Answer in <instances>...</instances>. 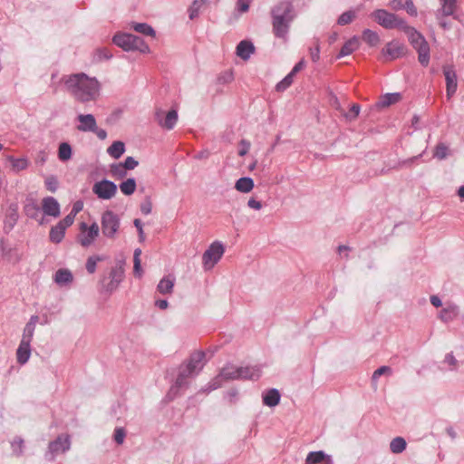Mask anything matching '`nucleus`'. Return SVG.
Masks as SVG:
<instances>
[{
    "instance_id": "1",
    "label": "nucleus",
    "mask_w": 464,
    "mask_h": 464,
    "mask_svg": "<svg viewBox=\"0 0 464 464\" xmlns=\"http://www.w3.org/2000/svg\"><path fill=\"white\" fill-rule=\"evenodd\" d=\"M67 92L81 102L95 101L99 96L100 83L83 72L63 78Z\"/></svg>"
},
{
    "instance_id": "2",
    "label": "nucleus",
    "mask_w": 464,
    "mask_h": 464,
    "mask_svg": "<svg viewBox=\"0 0 464 464\" xmlns=\"http://www.w3.org/2000/svg\"><path fill=\"white\" fill-rule=\"evenodd\" d=\"M272 29L276 37L285 40L290 24L295 17L294 5L290 1H282L271 8Z\"/></svg>"
},
{
    "instance_id": "3",
    "label": "nucleus",
    "mask_w": 464,
    "mask_h": 464,
    "mask_svg": "<svg viewBox=\"0 0 464 464\" xmlns=\"http://www.w3.org/2000/svg\"><path fill=\"white\" fill-rule=\"evenodd\" d=\"M259 376L260 370L256 367H236L228 364L224 366L219 374L209 382L204 392H208L221 387L225 381L237 379L257 380Z\"/></svg>"
},
{
    "instance_id": "4",
    "label": "nucleus",
    "mask_w": 464,
    "mask_h": 464,
    "mask_svg": "<svg viewBox=\"0 0 464 464\" xmlns=\"http://www.w3.org/2000/svg\"><path fill=\"white\" fill-rule=\"evenodd\" d=\"M403 32L408 37L412 47L418 52V60L423 66H427L430 62V46L424 36L414 27L404 26Z\"/></svg>"
},
{
    "instance_id": "5",
    "label": "nucleus",
    "mask_w": 464,
    "mask_h": 464,
    "mask_svg": "<svg viewBox=\"0 0 464 464\" xmlns=\"http://www.w3.org/2000/svg\"><path fill=\"white\" fill-rule=\"evenodd\" d=\"M370 16L382 27L385 29H400L403 31L404 26L407 25V23L404 19L400 17L399 15L390 13L385 9H377L373 11Z\"/></svg>"
},
{
    "instance_id": "6",
    "label": "nucleus",
    "mask_w": 464,
    "mask_h": 464,
    "mask_svg": "<svg viewBox=\"0 0 464 464\" xmlns=\"http://www.w3.org/2000/svg\"><path fill=\"white\" fill-rule=\"evenodd\" d=\"M225 252L224 246L219 241L213 242L203 253L202 265L206 271L212 269L221 259Z\"/></svg>"
},
{
    "instance_id": "7",
    "label": "nucleus",
    "mask_w": 464,
    "mask_h": 464,
    "mask_svg": "<svg viewBox=\"0 0 464 464\" xmlns=\"http://www.w3.org/2000/svg\"><path fill=\"white\" fill-rule=\"evenodd\" d=\"M102 232L104 237L113 239L120 228V218L111 210H106L102 215Z\"/></svg>"
},
{
    "instance_id": "8",
    "label": "nucleus",
    "mask_w": 464,
    "mask_h": 464,
    "mask_svg": "<svg viewBox=\"0 0 464 464\" xmlns=\"http://www.w3.org/2000/svg\"><path fill=\"white\" fill-rule=\"evenodd\" d=\"M193 376H195L194 372L184 364H181L179 366V374L176 378L175 383L169 389L168 397L172 400L175 396L178 395L179 389L188 387V379Z\"/></svg>"
},
{
    "instance_id": "9",
    "label": "nucleus",
    "mask_w": 464,
    "mask_h": 464,
    "mask_svg": "<svg viewBox=\"0 0 464 464\" xmlns=\"http://www.w3.org/2000/svg\"><path fill=\"white\" fill-rule=\"evenodd\" d=\"M92 192L100 198L108 200L112 198L117 193V186L114 182L102 179L97 181L92 186Z\"/></svg>"
},
{
    "instance_id": "10",
    "label": "nucleus",
    "mask_w": 464,
    "mask_h": 464,
    "mask_svg": "<svg viewBox=\"0 0 464 464\" xmlns=\"http://www.w3.org/2000/svg\"><path fill=\"white\" fill-rule=\"evenodd\" d=\"M70 446L71 441L69 436L60 435L55 440L49 443L46 458L50 460H53L56 455L67 451L70 449Z\"/></svg>"
},
{
    "instance_id": "11",
    "label": "nucleus",
    "mask_w": 464,
    "mask_h": 464,
    "mask_svg": "<svg viewBox=\"0 0 464 464\" xmlns=\"http://www.w3.org/2000/svg\"><path fill=\"white\" fill-rule=\"evenodd\" d=\"M406 53V48L398 41H392L388 43L382 50V54L385 61H392L403 56Z\"/></svg>"
},
{
    "instance_id": "12",
    "label": "nucleus",
    "mask_w": 464,
    "mask_h": 464,
    "mask_svg": "<svg viewBox=\"0 0 464 464\" xmlns=\"http://www.w3.org/2000/svg\"><path fill=\"white\" fill-rule=\"evenodd\" d=\"M155 120L159 125L166 130H172L178 121V112L175 110L169 111L166 115L162 110H157Z\"/></svg>"
},
{
    "instance_id": "13",
    "label": "nucleus",
    "mask_w": 464,
    "mask_h": 464,
    "mask_svg": "<svg viewBox=\"0 0 464 464\" xmlns=\"http://www.w3.org/2000/svg\"><path fill=\"white\" fill-rule=\"evenodd\" d=\"M81 230L85 233L81 238L80 242L82 246H89L95 238L99 236L100 228L97 223H92L88 227L85 223L81 224Z\"/></svg>"
},
{
    "instance_id": "14",
    "label": "nucleus",
    "mask_w": 464,
    "mask_h": 464,
    "mask_svg": "<svg viewBox=\"0 0 464 464\" xmlns=\"http://www.w3.org/2000/svg\"><path fill=\"white\" fill-rule=\"evenodd\" d=\"M443 73L445 75L446 80V93L448 99H450L451 96L456 92L457 90V73L452 65H445L443 66Z\"/></svg>"
},
{
    "instance_id": "15",
    "label": "nucleus",
    "mask_w": 464,
    "mask_h": 464,
    "mask_svg": "<svg viewBox=\"0 0 464 464\" xmlns=\"http://www.w3.org/2000/svg\"><path fill=\"white\" fill-rule=\"evenodd\" d=\"M205 356L204 352L197 351L190 355L188 362L183 364L197 375L204 366Z\"/></svg>"
},
{
    "instance_id": "16",
    "label": "nucleus",
    "mask_w": 464,
    "mask_h": 464,
    "mask_svg": "<svg viewBox=\"0 0 464 464\" xmlns=\"http://www.w3.org/2000/svg\"><path fill=\"white\" fill-rule=\"evenodd\" d=\"M389 6L393 11L405 10L411 16H417L418 14L412 0H392Z\"/></svg>"
},
{
    "instance_id": "17",
    "label": "nucleus",
    "mask_w": 464,
    "mask_h": 464,
    "mask_svg": "<svg viewBox=\"0 0 464 464\" xmlns=\"http://www.w3.org/2000/svg\"><path fill=\"white\" fill-rule=\"evenodd\" d=\"M42 209L47 216L57 218L60 215V205L53 197H46L42 200Z\"/></svg>"
},
{
    "instance_id": "18",
    "label": "nucleus",
    "mask_w": 464,
    "mask_h": 464,
    "mask_svg": "<svg viewBox=\"0 0 464 464\" xmlns=\"http://www.w3.org/2000/svg\"><path fill=\"white\" fill-rule=\"evenodd\" d=\"M80 125L77 130L80 131H92L95 130L96 120L92 114H80L77 117Z\"/></svg>"
},
{
    "instance_id": "19",
    "label": "nucleus",
    "mask_w": 464,
    "mask_h": 464,
    "mask_svg": "<svg viewBox=\"0 0 464 464\" xmlns=\"http://www.w3.org/2000/svg\"><path fill=\"white\" fill-rule=\"evenodd\" d=\"M305 464H333V461L324 451H313L307 455Z\"/></svg>"
},
{
    "instance_id": "20",
    "label": "nucleus",
    "mask_w": 464,
    "mask_h": 464,
    "mask_svg": "<svg viewBox=\"0 0 464 464\" xmlns=\"http://www.w3.org/2000/svg\"><path fill=\"white\" fill-rule=\"evenodd\" d=\"M54 282L60 286H67L73 281V276L69 269H58L53 277Z\"/></svg>"
},
{
    "instance_id": "21",
    "label": "nucleus",
    "mask_w": 464,
    "mask_h": 464,
    "mask_svg": "<svg viewBox=\"0 0 464 464\" xmlns=\"http://www.w3.org/2000/svg\"><path fill=\"white\" fill-rule=\"evenodd\" d=\"M38 320H39V317L37 315L31 316L29 322L26 324V325L24 329L23 337H22L21 342H24L26 343H31L33 336H34L36 324L38 323Z\"/></svg>"
},
{
    "instance_id": "22",
    "label": "nucleus",
    "mask_w": 464,
    "mask_h": 464,
    "mask_svg": "<svg viewBox=\"0 0 464 464\" xmlns=\"http://www.w3.org/2000/svg\"><path fill=\"white\" fill-rule=\"evenodd\" d=\"M459 314V308L455 304H448L444 307L439 314V318L444 322L448 323L455 319Z\"/></svg>"
},
{
    "instance_id": "23",
    "label": "nucleus",
    "mask_w": 464,
    "mask_h": 464,
    "mask_svg": "<svg viewBox=\"0 0 464 464\" xmlns=\"http://www.w3.org/2000/svg\"><path fill=\"white\" fill-rule=\"evenodd\" d=\"M359 38L357 36L352 37L343 45L337 57L340 58L351 54L359 48Z\"/></svg>"
},
{
    "instance_id": "24",
    "label": "nucleus",
    "mask_w": 464,
    "mask_h": 464,
    "mask_svg": "<svg viewBox=\"0 0 464 464\" xmlns=\"http://www.w3.org/2000/svg\"><path fill=\"white\" fill-rule=\"evenodd\" d=\"M254 51V45L248 41H241L237 46V54L243 60H247Z\"/></svg>"
},
{
    "instance_id": "25",
    "label": "nucleus",
    "mask_w": 464,
    "mask_h": 464,
    "mask_svg": "<svg viewBox=\"0 0 464 464\" xmlns=\"http://www.w3.org/2000/svg\"><path fill=\"white\" fill-rule=\"evenodd\" d=\"M31 355L30 343L20 342L18 349L16 351V359L20 364H24L28 362Z\"/></svg>"
},
{
    "instance_id": "26",
    "label": "nucleus",
    "mask_w": 464,
    "mask_h": 464,
    "mask_svg": "<svg viewBox=\"0 0 464 464\" xmlns=\"http://www.w3.org/2000/svg\"><path fill=\"white\" fill-rule=\"evenodd\" d=\"M131 34H119L113 37V43L124 51H130Z\"/></svg>"
},
{
    "instance_id": "27",
    "label": "nucleus",
    "mask_w": 464,
    "mask_h": 464,
    "mask_svg": "<svg viewBox=\"0 0 464 464\" xmlns=\"http://www.w3.org/2000/svg\"><path fill=\"white\" fill-rule=\"evenodd\" d=\"M400 100L401 94L399 92L386 93L381 97L380 101L376 103V106L378 108H385L398 102Z\"/></svg>"
},
{
    "instance_id": "28",
    "label": "nucleus",
    "mask_w": 464,
    "mask_h": 464,
    "mask_svg": "<svg viewBox=\"0 0 464 464\" xmlns=\"http://www.w3.org/2000/svg\"><path fill=\"white\" fill-rule=\"evenodd\" d=\"M254 188V181L251 178L243 177L236 181L235 188L242 193H248Z\"/></svg>"
},
{
    "instance_id": "29",
    "label": "nucleus",
    "mask_w": 464,
    "mask_h": 464,
    "mask_svg": "<svg viewBox=\"0 0 464 464\" xmlns=\"http://www.w3.org/2000/svg\"><path fill=\"white\" fill-rule=\"evenodd\" d=\"M110 277L111 280L106 287L108 291L112 292L118 287L120 282L122 280L123 271L121 269L113 268L110 273Z\"/></svg>"
},
{
    "instance_id": "30",
    "label": "nucleus",
    "mask_w": 464,
    "mask_h": 464,
    "mask_svg": "<svg viewBox=\"0 0 464 464\" xmlns=\"http://www.w3.org/2000/svg\"><path fill=\"white\" fill-rule=\"evenodd\" d=\"M362 39L371 47L377 46L381 42L379 34L371 29L362 31Z\"/></svg>"
},
{
    "instance_id": "31",
    "label": "nucleus",
    "mask_w": 464,
    "mask_h": 464,
    "mask_svg": "<svg viewBox=\"0 0 464 464\" xmlns=\"http://www.w3.org/2000/svg\"><path fill=\"white\" fill-rule=\"evenodd\" d=\"M280 401V393L276 389L269 390L263 397V402L266 406L275 407Z\"/></svg>"
},
{
    "instance_id": "32",
    "label": "nucleus",
    "mask_w": 464,
    "mask_h": 464,
    "mask_svg": "<svg viewBox=\"0 0 464 464\" xmlns=\"http://www.w3.org/2000/svg\"><path fill=\"white\" fill-rule=\"evenodd\" d=\"M125 151V145L122 141L117 140L114 141L108 149L107 152L108 154L114 158V159H120L121 155Z\"/></svg>"
},
{
    "instance_id": "33",
    "label": "nucleus",
    "mask_w": 464,
    "mask_h": 464,
    "mask_svg": "<svg viewBox=\"0 0 464 464\" xmlns=\"http://www.w3.org/2000/svg\"><path fill=\"white\" fill-rule=\"evenodd\" d=\"M174 279L169 276L163 277L158 284L157 289L161 295L170 294L173 291Z\"/></svg>"
},
{
    "instance_id": "34",
    "label": "nucleus",
    "mask_w": 464,
    "mask_h": 464,
    "mask_svg": "<svg viewBox=\"0 0 464 464\" xmlns=\"http://www.w3.org/2000/svg\"><path fill=\"white\" fill-rule=\"evenodd\" d=\"M72 150L68 142H62L58 149V158L61 161H67L72 158Z\"/></svg>"
},
{
    "instance_id": "35",
    "label": "nucleus",
    "mask_w": 464,
    "mask_h": 464,
    "mask_svg": "<svg viewBox=\"0 0 464 464\" xmlns=\"http://www.w3.org/2000/svg\"><path fill=\"white\" fill-rule=\"evenodd\" d=\"M131 44H130V51L131 50H138L141 53H149L150 48L147 44L142 40V38L131 34Z\"/></svg>"
},
{
    "instance_id": "36",
    "label": "nucleus",
    "mask_w": 464,
    "mask_h": 464,
    "mask_svg": "<svg viewBox=\"0 0 464 464\" xmlns=\"http://www.w3.org/2000/svg\"><path fill=\"white\" fill-rule=\"evenodd\" d=\"M18 208L16 204H12L9 206L6 214V221L5 224L9 225L10 228L14 227L18 219Z\"/></svg>"
},
{
    "instance_id": "37",
    "label": "nucleus",
    "mask_w": 464,
    "mask_h": 464,
    "mask_svg": "<svg viewBox=\"0 0 464 464\" xmlns=\"http://www.w3.org/2000/svg\"><path fill=\"white\" fill-rule=\"evenodd\" d=\"M406 440L402 437L394 438L390 443V450L394 454L401 453L406 449Z\"/></svg>"
},
{
    "instance_id": "38",
    "label": "nucleus",
    "mask_w": 464,
    "mask_h": 464,
    "mask_svg": "<svg viewBox=\"0 0 464 464\" xmlns=\"http://www.w3.org/2000/svg\"><path fill=\"white\" fill-rule=\"evenodd\" d=\"M119 187H120L121 191L124 195L130 196L134 193V191L136 189V181L133 178H130V179L122 181Z\"/></svg>"
},
{
    "instance_id": "39",
    "label": "nucleus",
    "mask_w": 464,
    "mask_h": 464,
    "mask_svg": "<svg viewBox=\"0 0 464 464\" xmlns=\"http://www.w3.org/2000/svg\"><path fill=\"white\" fill-rule=\"evenodd\" d=\"M110 173L111 177L121 179L126 177L127 170L121 165V163H113L110 166Z\"/></svg>"
},
{
    "instance_id": "40",
    "label": "nucleus",
    "mask_w": 464,
    "mask_h": 464,
    "mask_svg": "<svg viewBox=\"0 0 464 464\" xmlns=\"http://www.w3.org/2000/svg\"><path fill=\"white\" fill-rule=\"evenodd\" d=\"M65 230L61 227L58 224L51 228L50 240L53 243H60L64 237Z\"/></svg>"
},
{
    "instance_id": "41",
    "label": "nucleus",
    "mask_w": 464,
    "mask_h": 464,
    "mask_svg": "<svg viewBox=\"0 0 464 464\" xmlns=\"http://www.w3.org/2000/svg\"><path fill=\"white\" fill-rule=\"evenodd\" d=\"M140 255H141V250L140 248H136L134 250V254H133V263H134L133 272H134V275L138 277H141V276L143 274V270L141 268V263H140Z\"/></svg>"
},
{
    "instance_id": "42",
    "label": "nucleus",
    "mask_w": 464,
    "mask_h": 464,
    "mask_svg": "<svg viewBox=\"0 0 464 464\" xmlns=\"http://www.w3.org/2000/svg\"><path fill=\"white\" fill-rule=\"evenodd\" d=\"M356 15L357 12L355 10H348L339 16L337 24L339 25L349 24L355 19Z\"/></svg>"
},
{
    "instance_id": "43",
    "label": "nucleus",
    "mask_w": 464,
    "mask_h": 464,
    "mask_svg": "<svg viewBox=\"0 0 464 464\" xmlns=\"http://www.w3.org/2000/svg\"><path fill=\"white\" fill-rule=\"evenodd\" d=\"M9 160L12 162V169L15 172L25 169L29 165L26 158L14 159L13 157H9Z\"/></svg>"
},
{
    "instance_id": "44",
    "label": "nucleus",
    "mask_w": 464,
    "mask_h": 464,
    "mask_svg": "<svg viewBox=\"0 0 464 464\" xmlns=\"http://www.w3.org/2000/svg\"><path fill=\"white\" fill-rule=\"evenodd\" d=\"M133 29L138 32V33H140L142 34H145V35H150V36H154L155 35V31L154 29L149 25L148 24H145V23H136L133 24Z\"/></svg>"
},
{
    "instance_id": "45",
    "label": "nucleus",
    "mask_w": 464,
    "mask_h": 464,
    "mask_svg": "<svg viewBox=\"0 0 464 464\" xmlns=\"http://www.w3.org/2000/svg\"><path fill=\"white\" fill-rule=\"evenodd\" d=\"M449 155V148L444 143H439L434 151V157L438 158L439 160H444Z\"/></svg>"
},
{
    "instance_id": "46",
    "label": "nucleus",
    "mask_w": 464,
    "mask_h": 464,
    "mask_svg": "<svg viewBox=\"0 0 464 464\" xmlns=\"http://www.w3.org/2000/svg\"><path fill=\"white\" fill-rule=\"evenodd\" d=\"M111 57H112V54L107 48L97 49L94 53V59L96 62H101L102 60H109Z\"/></svg>"
},
{
    "instance_id": "47",
    "label": "nucleus",
    "mask_w": 464,
    "mask_h": 464,
    "mask_svg": "<svg viewBox=\"0 0 464 464\" xmlns=\"http://www.w3.org/2000/svg\"><path fill=\"white\" fill-rule=\"evenodd\" d=\"M294 75H292L290 72L281 81L279 82L276 89L277 92H284L286 90L293 82Z\"/></svg>"
},
{
    "instance_id": "48",
    "label": "nucleus",
    "mask_w": 464,
    "mask_h": 464,
    "mask_svg": "<svg viewBox=\"0 0 464 464\" xmlns=\"http://www.w3.org/2000/svg\"><path fill=\"white\" fill-rule=\"evenodd\" d=\"M392 370L389 366H381L377 370L374 371L372 373V381H376L380 376L382 375H392Z\"/></svg>"
},
{
    "instance_id": "49",
    "label": "nucleus",
    "mask_w": 464,
    "mask_h": 464,
    "mask_svg": "<svg viewBox=\"0 0 464 464\" xmlns=\"http://www.w3.org/2000/svg\"><path fill=\"white\" fill-rule=\"evenodd\" d=\"M44 183H45L46 188L51 192H55L58 188V180H57L56 177H54V176H48L45 179Z\"/></svg>"
},
{
    "instance_id": "50",
    "label": "nucleus",
    "mask_w": 464,
    "mask_h": 464,
    "mask_svg": "<svg viewBox=\"0 0 464 464\" xmlns=\"http://www.w3.org/2000/svg\"><path fill=\"white\" fill-rule=\"evenodd\" d=\"M101 260H102V258L99 256H90L86 262V270L90 274H93L96 270L97 262L101 261Z\"/></svg>"
},
{
    "instance_id": "51",
    "label": "nucleus",
    "mask_w": 464,
    "mask_h": 464,
    "mask_svg": "<svg viewBox=\"0 0 464 464\" xmlns=\"http://www.w3.org/2000/svg\"><path fill=\"white\" fill-rule=\"evenodd\" d=\"M201 6V3L198 0H194L192 5L188 8L189 18L193 20L198 15V12Z\"/></svg>"
},
{
    "instance_id": "52",
    "label": "nucleus",
    "mask_w": 464,
    "mask_h": 464,
    "mask_svg": "<svg viewBox=\"0 0 464 464\" xmlns=\"http://www.w3.org/2000/svg\"><path fill=\"white\" fill-rule=\"evenodd\" d=\"M152 210V202L150 197H146L143 202L140 204V211L144 215H149Z\"/></svg>"
},
{
    "instance_id": "53",
    "label": "nucleus",
    "mask_w": 464,
    "mask_h": 464,
    "mask_svg": "<svg viewBox=\"0 0 464 464\" xmlns=\"http://www.w3.org/2000/svg\"><path fill=\"white\" fill-rule=\"evenodd\" d=\"M24 440L21 438H15L12 442V448L16 455L23 453Z\"/></svg>"
},
{
    "instance_id": "54",
    "label": "nucleus",
    "mask_w": 464,
    "mask_h": 464,
    "mask_svg": "<svg viewBox=\"0 0 464 464\" xmlns=\"http://www.w3.org/2000/svg\"><path fill=\"white\" fill-rule=\"evenodd\" d=\"M360 113V106L358 104H353L349 112L347 113H344V117L348 120V121H353L354 119L357 118V116L359 115Z\"/></svg>"
},
{
    "instance_id": "55",
    "label": "nucleus",
    "mask_w": 464,
    "mask_h": 464,
    "mask_svg": "<svg viewBox=\"0 0 464 464\" xmlns=\"http://www.w3.org/2000/svg\"><path fill=\"white\" fill-rule=\"evenodd\" d=\"M233 81V72L231 71H226L222 72L218 78V82L221 84L228 83Z\"/></svg>"
},
{
    "instance_id": "56",
    "label": "nucleus",
    "mask_w": 464,
    "mask_h": 464,
    "mask_svg": "<svg viewBox=\"0 0 464 464\" xmlns=\"http://www.w3.org/2000/svg\"><path fill=\"white\" fill-rule=\"evenodd\" d=\"M126 432L123 428H116L114 430V440L117 444H122Z\"/></svg>"
},
{
    "instance_id": "57",
    "label": "nucleus",
    "mask_w": 464,
    "mask_h": 464,
    "mask_svg": "<svg viewBox=\"0 0 464 464\" xmlns=\"http://www.w3.org/2000/svg\"><path fill=\"white\" fill-rule=\"evenodd\" d=\"M121 165L126 170H130L134 169L139 165V162L132 157H127Z\"/></svg>"
},
{
    "instance_id": "58",
    "label": "nucleus",
    "mask_w": 464,
    "mask_h": 464,
    "mask_svg": "<svg viewBox=\"0 0 464 464\" xmlns=\"http://www.w3.org/2000/svg\"><path fill=\"white\" fill-rule=\"evenodd\" d=\"M73 220H74V216L72 215V213H70L63 220H61L58 223V225L65 230L68 227H70L73 223Z\"/></svg>"
},
{
    "instance_id": "59",
    "label": "nucleus",
    "mask_w": 464,
    "mask_h": 464,
    "mask_svg": "<svg viewBox=\"0 0 464 464\" xmlns=\"http://www.w3.org/2000/svg\"><path fill=\"white\" fill-rule=\"evenodd\" d=\"M39 208L37 207L36 204L34 203H30V204H26L25 207H24V211L26 213L27 216L29 217H34V215L38 212Z\"/></svg>"
},
{
    "instance_id": "60",
    "label": "nucleus",
    "mask_w": 464,
    "mask_h": 464,
    "mask_svg": "<svg viewBox=\"0 0 464 464\" xmlns=\"http://www.w3.org/2000/svg\"><path fill=\"white\" fill-rule=\"evenodd\" d=\"M251 2L252 0H237V10L241 13H246V11H248Z\"/></svg>"
},
{
    "instance_id": "61",
    "label": "nucleus",
    "mask_w": 464,
    "mask_h": 464,
    "mask_svg": "<svg viewBox=\"0 0 464 464\" xmlns=\"http://www.w3.org/2000/svg\"><path fill=\"white\" fill-rule=\"evenodd\" d=\"M133 224L138 229L140 242H143L145 240V234L142 228V222L140 219L136 218L134 219Z\"/></svg>"
},
{
    "instance_id": "62",
    "label": "nucleus",
    "mask_w": 464,
    "mask_h": 464,
    "mask_svg": "<svg viewBox=\"0 0 464 464\" xmlns=\"http://www.w3.org/2000/svg\"><path fill=\"white\" fill-rule=\"evenodd\" d=\"M455 9H456V5L446 4L443 2L442 9H441L443 15L449 16V15L453 14V13L455 12Z\"/></svg>"
},
{
    "instance_id": "63",
    "label": "nucleus",
    "mask_w": 464,
    "mask_h": 464,
    "mask_svg": "<svg viewBox=\"0 0 464 464\" xmlns=\"http://www.w3.org/2000/svg\"><path fill=\"white\" fill-rule=\"evenodd\" d=\"M240 146H241V149L238 151V155L243 157L248 152V150L250 149V143L246 140H242L240 141Z\"/></svg>"
},
{
    "instance_id": "64",
    "label": "nucleus",
    "mask_w": 464,
    "mask_h": 464,
    "mask_svg": "<svg viewBox=\"0 0 464 464\" xmlns=\"http://www.w3.org/2000/svg\"><path fill=\"white\" fill-rule=\"evenodd\" d=\"M310 55L313 62H317L320 58V48L317 44L316 46L313 49H310Z\"/></svg>"
}]
</instances>
